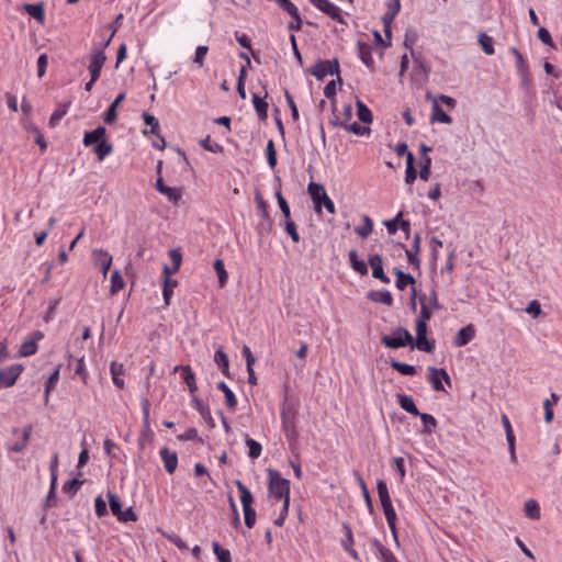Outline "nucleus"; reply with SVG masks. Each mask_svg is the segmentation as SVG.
<instances>
[{
	"instance_id": "4c0bfd02",
	"label": "nucleus",
	"mask_w": 562,
	"mask_h": 562,
	"mask_svg": "<svg viewBox=\"0 0 562 562\" xmlns=\"http://www.w3.org/2000/svg\"><path fill=\"white\" fill-rule=\"evenodd\" d=\"M369 297L373 302L382 303L387 306H391L393 304V297L391 295V292L386 289L372 291L370 292Z\"/></svg>"
},
{
	"instance_id": "6e6552de",
	"label": "nucleus",
	"mask_w": 562,
	"mask_h": 562,
	"mask_svg": "<svg viewBox=\"0 0 562 562\" xmlns=\"http://www.w3.org/2000/svg\"><path fill=\"white\" fill-rule=\"evenodd\" d=\"M311 74L316 77V79L322 80L327 76L338 75L339 74V63L337 59L328 60H318L313 68L311 69Z\"/></svg>"
},
{
	"instance_id": "2eb2a0df",
	"label": "nucleus",
	"mask_w": 562,
	"mask_h": 562,
	"mask_svg": "<svg viewBox=\"0 0 562 562\" xmlns=\"http://www.w3.org/2000/svg\"><path fill=\"white\" fill-rule=\"evenodd\" d=\"M159 456L166 472L168 474H173L178 467V453L165 446L159 450Z\"/></svg>"
},
{
	"instance_id": "37998d69",
	"label": "nucleus",
	"mask_w": 562,
	"mask_h": 562,
	"mask_svg": "<svg viewBox=\"0 0 562 562\" xmlns=\"http://www.w3.org/2000/svg\"><path fill=\"white\" fill-rule=\"evenodd\" d=\"M82 484H83V481H81L79 479H70V480H67L66 482H64L61 490L69 497H72L78 493V491L80 490Z\"/></svg>"
},
{
	"instance_id": "393cba45",
	"label": "nucleus",
	"mask_w": 562,
	"mask_h": 562,
	"mask_svg": "<svg viewBox=\"0 0 562 562\" xmlns=\"http://www.w3.org/2000/svg\"><path fill=\"white\" fill-rule=\"evenodd\" d=\"M125 99V93H120L115 100L110 104L103 114V121L106 124H113L117 119L116 109L121 102Z\"/></svg>"
},
{
	"instance_id": "338daca9",
	"label": "nucleus",
	"mask_w": 562,
	"mask_h": 562,
	"mask_svg": "<svg viewBox=\"0 0 562 562\" xmlns=\"http://www.w3.org/2000/svg\"><path fill=\"white\" fill-rule=\"evenodd\" d=\"M342 529H344V532H345V537L341 540V547L345 550L347 548L353 547L355 540H353L352 529H351L349 524L344 522L342 524Z\"/></svg>"
},
{
	"instance_id": "9d476101",
	"label": "nucleus",
	"mask_w": 562,
	"mask_h": 562,
	"mask_svg": "<svg viewBox=\"0 0 562 562\" xmlns=\"http://www.w3.org/2000/svg\"><path fill=\"white\" fill-rule=\"evenodd\" d=\"M140 406L143 415V429L139 436V443L143 445L144 441L153 440L154 431L150 428L149 422V401L146 397H143L140 401Z\"/></svg>"
},
{
	"instance_id": "a18cd8bd",
	"label": "nucleus",
	"mask_w": 562,
	"mask_h": 562,
	"mask_svg": "<svg viewBox=\"0 0 562 562\" xmlns=\"http://www.w3.org/2000/svg\"><path fill=\"white\" fill-rule=\"evenodd\" d=\"M178 282L177 280L170 279L169 277H166L164 279V289H162V296L166 305L170 304V299L173 294V290L177 288Z\"/></svg>"
},
{
	"instance_id": "052dcab7",
	"label": "nucleus",
	"mask_w": 562,
	"mask_h": 562,
	"mask_svg": "<svg viewBox=\"0 0 562 562\" xmlns=\"http://www.w3.org/2000/svg\"><path fill=\"white\" fill-rule=\"evenodd\" d=\"M358 117L362 123H371L373 120L370 109L363 104L360 100L357 101Z\"/></svg>"
},
{
	"instance_id": "79ce46f5",
	"label": "nucleus",
	"mask_w": 562,
	"mask_h": 562,
	"mask_svg": "<svg viewBox=\"0 0 562 562\" xmlns=\"http://www.w3.org/2000/svg\"><path fill=\"white\" fill-rule=\"evenodd\" d=\"M417 178V170L414 166V155L413 153H408L406 157V171H405V182L411 184Z\"/></svg>"
},
{
	"instance_id": "49530a36",
	"label": "nucleus",
	"mask_w": 562,
	"mask_h": 562,
	"mask_svg": "<svg viewBox=\"0 0 562 562\" xmlns=\"http://www.w3.org/2000/svg\"><path fill=\"white\" fill-rule=\"evenodd\" d=\"M390 366L394 370L400 372L402 375L412 376V375L416 374V368L414 366H411V364H407V363H404V362H400V361H396V360H391Z\"/></svg>"
},
{
	"instance_id": "8fccbe9b",
	"label": "nucleus",
	"mask_w": 562,
	"mask_h": 562,
	"mask_svg": "<svg viewBox=\"0 0 562 562\" xmlns=\"http://www.w3.org/2000/svg\"><path fill=\"white\" fill-rule=\"evenodd\" d=\"M213 552L218 562H232L231 551L223 548L217 541L212 542Z\"/></svg>"
},
{
	"instance_id": "dca6fc26",
	"label": "nucleus",
	"mask_w": 562,
	"mask_h": 562,
	"mask_svg": "<svg viewBox=\"0 0 562 562\" xmlns=\"http://www.w3.org/2000/svg\"><path fill=\"white\" fill-rule=\"evenodd\" d=\"M368 262L372 269V277L380 280L382 283H390V278L383 271V260L379 254L369 256Z\"/></svg>"
},
{
	"instance_id": "774afa93",
	"label": "nucleus",
	"mask_w": 562,
	"mask_h": 562,
	"mask_svg": "<svg viewBox=\"0 0 562 562\" xmlns=\"http://www.w3.org/2000/svg\"><path fill=\"white\" fill-rule=\"evenodd\" d=\"M214 360L218 364L222 372L226 376H229V373H228L229 360H228L227 353H214Z\"/></svg>"
},
{
	"instance_id": "39448f33",
	"label": "nucleus",
	"mask_w": 562,
	"mask_h": 562,
	"mask_svg": "<svg viewBox=\"0 0 562 562\" xmlns=\"http://www.w3.org/2000/svg\"><path fill=\"white\" fill-rule=\"evenodd\" d=\"M427 381L430 384L431 389L436 392H447L445 389L443 383L448 384V386H451V379L443 368H436L432 366H429L427 368Z\"/></svg>"
},
{
	"instance_id": "6e6d98bb",
	"label": "nucleus",
	"mask_w": 562,
	"mask_h": 562,
	"mask_svg": "<svg viewBox=\"0 0 562 562\" xmlns=\"http://www.w3.org/2000/svg\"><path fill=\"white\" fill-rule=\"evenodd\" d=\"M160 194L165 195L170 202L178 204V202L181 200V190L176 187H166L162 189Z\"/></svg>"
},
{
	"instance_id": "680f3d73",
	"label": "nucleus",
	"mask_w": 562,
	"mask_h": 562,
	"mask_svg": "<svg viewBox=\"0 0 562 562\" xmlns=\"http://www.w3.org/2000/svg\"><path fill=\"white\" fill-rule=\"evenodd\" d=\"M402 217H403V211H400L395 215V217L383 222V225L386 227V231L390 235H394L398 231Z\"/></svg>"
},
{
	"instance_id": "e433bc0d",
	"label": "nucleus",
	"mask_w": 562,
	"mask_h": 562,
	"mask_svg": "<svg viewBox=\"0 0 562 562\" xmlns=\"http://www.w3.org/2000/svg\"><path fill=\"white\" fill-rule=\"evenodd\" d=\"M255 201H256L257 210H258L260 217L263 221H266L269 224V226H271L272 221H271V217H270V214L268 211V204L265 201V199L262 198L261 193L258 191L256 192Z\"/></svg>"
},
{
	"instance_id": "ea45409f",
	"label": "nucleus",
	"mask_w": 562,
	"mask_h": 562,
	"mask_svg": "<svg viewBox=\"0 0 562 562\" xmlns=\"http://www.w3.org/2000/svg\"><path fill=\"white\" fill-rule=\"evenodd\" d=\"M525 515L532 520H539L541 517V510L539 503L536 499H528L524 507Z\"/></svg>"
},
{
	"instance_id": "69168bd1",
	"label": "nucleus",
	"mask_w": 562,
	"mask_h": 562,
	"mask_svg": "<svg viewBox=\"0 0 562 562\" xmlns=\"http://www.w3.org/2000/svg\"><path fill=\"white\" fill-rule=\"evenodd\" d=\"M392 463L395 471L398 473V482L403 483L406 476L405 460L402 457H394Z\"/></svg>"
},
{
	"instance_id": "13d9d810",
	"label": "nucleus",
	"mask_w": 562,
	"mask_h": 562,
	"mask_svg": "<svg viewBox=\"0 0 562 562\" xmlns=\"http://www.w3.org/2000/svg\"><path fill=\"white\" fill-rule=\"evenodd\" d=\"M274 195L278 201L280 211L284 217V221H286L288 218H291L290 205H289L288 201L285 200V198L282 195L281 191L280 190L276 191Z\"/></svg>"
},
{
	"instance_id": "7c9ffc66",
	"label": "nucleus",
	"mask_w": 562,
	"mask_h": 562,
	"mask_svg": "<svg viewBox=\"0 0 562 562\" xmlns=\"http://www.w3.org/2000/svg\"><path fill=\"white\" fill-rule=\"evenodd\" d=\"M70 104L71 102H65V103H59L57 105V108L54 110V112L52 113L50 117H49V126L50 127H55L59 122L60 120L67 114L69 108H70Z\"/></svg>"
},
{
	"instance_id": "603ef678",
	"label": "nucleus",
	"mask_w": 562,
	"mask_h": 562,
	"mask_svg": "<svg viewBox=\"0 0 562 562\" xmlns=\"http://www.w3.org/2000/svg\"><path fill=\"white\" fill-rule=\"evenodd\" d=\"M286 13L293 19V21L289 22L288 27L290 31L297 32L302 27V18L297 7L293 8V11L290 9Z\"/></svg>"
},
{
	"instance_id": "5701e85b",
	"label": "nucleus",
	"mask_w": 562,
	"mask_h": 562,
	"mask_svg": "<svg viewBox=\"0 0 562 562\" xmlns=\"http://www.w3.org/2000/svg\"><path fill=\"white\" fill-rule=\"evenodd\" d=\"M430 122L431 123H442V124H451L452 119L448 115L442 108L439 105L437 100H432L431 113H430Z\"/></svg>"
},
{
	"instance_id": "de8ad7c7",
	"label": "nucleus",
	"mask_w": 562,
	"mask_h": 562,
	"mask_svg": "<svg viewBox=\"0 0 562 562\" xmlns=\"http://www.w3.org/2000/svg\"><path fill=\"white\" fill-rule=\"evenodd\" d=\"M417 416H419V418L423 423V426H424L423 431L425 434H431L435 431V429L437 427V420L432 415L419 412V414Z\"/></svg>"
},
{
	"instance_id": "a19ab883",
	"label": "nucleus",
	"mask_w": 562,
	"mask_h": 562,
	"mask_svg": "<svg viewBox=\"0 0 562 562\" xmlns=\"http://www.w3.org/2000/svg\"><path fill=\"white\" fill-rule=\"evenodd\" d=\"M217 389L224 393L228 408L234 411L237 406V398L234 392L224 381L217 383Z\"/></svg>"
},
{
	"instance_id": "3c124183",
	"label": "nucleus",
	"mask_w": 562,
	"mask_h": 562,
	"mask_svg": "<svg viewBox=\"0 0 562 562\" xmlns=\"http://www.w3.org/2000/svg\"><path fill=\"white\" fill-rule=\"evenodd\" d=\"M108 499H109V507H110L112 515H114L116 518H119V516L122 515V512H123L120 497L112 492H108Z\"/></svg>"
},
{
	"instance_id": "a878e982",
	"label": "nucleus",
	"mask_w": 562,
	"mask_h": 562,
	"mask_svg": "<svg viewBox=\"0 0 562 562\" xmlns=\"http://www.w3.org/2000/svg\"><path fill=\"white\" fill-rule=\"evenodd\" d=\"M348 259L353 271H356L360 276L368 274V265L363 260L359 259L357 250H350L348 254Z\"/></svg>"
},
{
	"instance_id": "ddd939ff",
	"label": "nucleus",
	"mask_w": 562,
	"mask_h": 562,
	"mask_svg": "<svg viewBox=\"0 0 562 562\" xmlns=\"http://www.w3.org/2000/svg\"><path fill=\"white\" fill-rule=\"evenodd\" d=\"M105 60L106 56L103 49H99L91 55L88 70L92 81H97L100 78Z\"/></svg>"
},
{
	"instance_id": "f704fd0d",
	"label": "nucleus",
	"mask_w": 562,
	"mask_h": 562,
	"mask_svg": "<svg viewBox=\"0 0 562 562\" xmlns=\"http://www.w3.org/2000/svg\"><path fill=\"white\" fill-rule=\"evenodd\" d=\"M44 337L40 330L33 331L30 337L24 340L19 351H36L37 342Z\"/></svg>"
},
{
	"instance_id": "5fc2aeb1",
	"label": "nucleus",
	"mask_w": 562,
	"mask_h": 562,
	"mask_svg": "<svg viewBox=\"0 0 562 562\" xmlns=\"http://www.w3.org/2000/svg\"><path fill=\"white\" fill-rule=\"evenodd\" d=\"M214 270H215V272L217 274L220 285L224 286L226 284V282H227L228 274H227V271L225 269L224 261L222 259H216L214 261Z\"/></svg>"
},
{
	"instance_id": "423d86ee",
	"label": "nucleus",
	"mask_w": 562,
	"mask_h": 562,
	"mask_svg": "<svg viewBox=\"0 0 562 562\" xmlns=\"http://www.w3.org/2000/svg\"><path fill=\"white\" fill-rule=\"evenodd\" d=\"M33 431L32 425H25L22 429L14 427L12 429V434L16 436V439H14L8 447L9 451L21 453L23 452L30 441L31 435Z\"/></svg>"
},
{
	"instance_id": "7ed1b4c3",
	"label": "nucleus",
	"mask_w": 562,
	"mask_h": 562,
	"mask_svg": "<svg viewBox=\"0 0 562 562\" xmlns=\"http://www.w3.org/2000/svg\"><path fill=\"white\" fill-rule=\"evenodd\" d=\"M268 494L279 501H290L291 483L281 476L280 472L268 469Z\"/></svg>"
},
{
	"instance_id": "a211bd4d",
	"label": "nucleus",
	"mask_w": 562,
	"mask_h": 562,
	"mask_svg": "<svg viewBox=\"0 0 562 562\" xmlns=\"http://www.w3.org/2000/svg\"><path fill=\"white\" fill-rule=\"evenodd\" d=\"M191 402L193 408H195L199 412V414L204 419L209 428H215L216 424L214 418L212 417L210 406L196 396H192Z\"/></svg>"
},
{
	"instance_id": "e2e57ef3",
	"label": "nucleus",
	"mask_w": 562,
	"mask_h": 562,
	"mask_svg": "<svg viewBox=\"0 0 562 562\" xmlns=\"http://www.w3.org/2000/svg\"><path fill=\"white\" fill-rule=\"evenodd\" d=\"M266 157H267V162H268L269 167L274 169L277 166V153H276V147H274V143L272 139H269L267 143Z\"/></svg>"
},
{
	"instance_id": "f257e3e1",
	"label": "nucleus",
	"mask_w": 562,
	"mask_h": 562,
	"mask_svg": "<svg viewBox=\"0 0 562 562\" xmlns=\"http://www.w3.org/2000/svg\"><path fill=\"white\" fill-rule=\"evenodd\" d=\"M420 304V312L416 319V348L419 351H431L432 346L427 340V322L434 315V312L439 310L441 306L438 302L437 294L434 290L429 294H423L418 296Z\"/></svg>"
},
{
	"instance_id": "c756f323",
	"label": "nucleus",
	"mask_w": 562,
	"mask_h": 562,
	"mask_svg": "<svg viewBox=\"0 0 562 562\" xmlns=\"http://www.w3.org/2000/svg\"><path fill=\"white\" fill-rule=\"evenodd\" d=\"M296 415H297V408H296L295 404L288 401V397H285L282 403L281 412H280L281 420H296Z\"/></svg>"
},
{
	"instance_id": "4be33fe9",
	"label": "nucleus",
	"mask_w": 562,
	"mask_h": 562,
	"mask_svg": "<svg viewBox=\"0 0 562 562\" xmlns=\"http://www.w3.org/2000/svg\"><path fill=\"white\" fill-rule=\"evenodd\" d=\"M475 336V328L472 324L462 327L454 337V346L463 347Z\"/></svg>"
},
{
	"instance_id": "473e14b6",
	"label": "nucleus",
	"mask_w": 562,
	"mask_h": 562,
	"mask_svg": "<svg viewBox=\"0 0 562 562\" xmlns=\"http://www.w3.org/2000/svg\"><path fill=\"white\" fill-rule=\"evenodd\" d=\"M394 273L396 274L395 285L398 290H404L407 285L415 284V278L411 273H405L397 268L394 269Z\"/></svg>"
},
{
	"instance_id": "cd10ccee",
	"label": "nucleus",
	"mask_w": 562,
	"mask_h": 562,
	"mask_svg": "<svg viewBox=\"0 0 562 562\" xmlns=\"http://www.w3.org/2000/svg\"><path fill=\"white\" fill-rule=\"evenodd\" d=\"M281 429L290 443L297 440L299 431L296 428V420H281Z\"/></svg>"
},
{
	"instance_id": "09e8293b",
	"label": "nucleus",
	"mask_w": 562,
	"mask_h": 562,
	"mask_svg": "<svg viewBox=\"0 0 562 562\" xmlns=\"http://www.w3.org/2000/svg\"><path fill=\"white\" fill-rule=\"evenodd\" d=\"M125 286V282L117 270L113 271L110 280V292L116 294Z\"/></svg>"
},
{
	"instance_id": "9b49d317",
	"label": "nucleus",
	"mask_w": 562,
	"mask_h": 562,
	"mask_svg": "<svg viewBox=\"0 0 562 562\" xmlns=\"http://www.w3.org/2000/svg\"><path fill=\"white\" fill-rule=\"evenodd\" d=\"M92 259L94 266L100 270L103 278H106L108 272L111 268L113 258L112 256L104 249H94L92 251Z\"/></svg>"
},
{
	"instance_id": "f03ea898",
	"label": "nucleus",
	"mask_w": 562,
	"mask_h": 562,
	"mask_svg": "<svg viewBox=\"0 0 562 562\" xmlns=\"http://www.w3.org/2000/svg\"><path fill=\"white\" fill-rule=\"evenodd\" d=\"M376 491L390 531L393 536L396 546H400L396 529L397 515L392 505V499L389 493L387 484L384 480L380 479L376 481Z\"/></svg>"
},
{
	"instance_id": "bf43d9fd",
	"label": "nucleus",
	"mask_w": 562,
	"mask_h": 562,
	"mask_svg": "<svg viewBox=\"0 0 562 562\" xmlns=\"http://www.w3.org/2000/svg\"><path fill=\"white\" fill-rule=\"evenodd\" d=\"M479 43L486 55H494L495 49L493 46V38L491 36L485 33H481L479 36Z\"/></svg>"
},
{
	"instance_id": "c9c22d12",
	"label": "nucleus",
	"mask_w": 562,
	"mask_h": 562,
	"mask_svg": "<svg viewBox=\"0 0 562 562\" xmlns=\"http://www.w3.org/2000/svg\"><path fill=\"white\" fill-rule=\"evenodd\" d=\"M397 398H398V404H400L401 408H403L405 412H407L414 416H417L419 414V411L417 409L416 404L412 396L406 395V394H398Z\"/></svg>"
},
{
	"instance_id": "0e129e2a",
	"label": "nucleus",
	"mask_w": 562,
	"mask_h": 562,
	"mask_svg": "<svg viewBox=\"0 0 562 562\" xmlns=\"http://www.w3.org/2000/svg\"><path fill=\"white\" fill-rule=\"evenodd\" d=\"M284 229L293 243L297 244L300 241L301 237L296 224L291 218L284 221Z\"/></svg>"
},
{
	"instance_id": "58836bf2",
	"label": "nucleus",
	"mask_w": 562,
	"mask_h": 562,
	"mask_svg": "<svg viewBox=\"0 0 562 562\" xmlns=\"http://www.w3.org/2000/svg\"><path fill=\"white\" fill-rule=\"evenodd\" d=\"M356 476H357L358 484H359V486L361 488V493H362V496L364 498L368 512L370 514H374L373 502H372V498L370 496L369 490L367 487L366 481L363 480V477L361 476V474L358 471L356 472Z\"/></svg>"
},
{
	"instance_id": "bb28decb",
	"label": "nucleus",
	"mask_w": 562,
	"mask_h": 562,
	"mask_svg": "<svg viewBox=\"0 0 562 562\" xmlns=\"http://www.w3.org/2000/svg\"><path fill=\"white\" fill-rule=\"evenodd\" d=\"M24 10L35 19L38 23H45V11L42 2L38 3H26L24 4Z\"/></svg>"
},
{
	"instance_id": "2f4dec72",
	"label": "nucleus",
	"mask_w": 562,
	"mask_h": 562,
	"mask_svg": "<svg viewBox=\"0 0 562 562\" xmlns=\"http://www.w3.org/2000/svg\"><path fill=\"white\" fill-rule=\"evenodd\" d=\"M93 154L98 157L99 161H103L106 156L113 151V145L105 138L99 142L93 148Z\"/></svg>"
},
{
	"instance_id": "f3484780",
	"label": "nucleus",
	"mask_w": 562,
	"mask_h": 562,
	"mask_svg": "<svg viewBox=\"0 0 562 562\" xmlns=\"http://www.w3.org/2000/svg\"><path fill=\"white\" fill-rule=\"evenodd\" d=\"M308 194L314 203V209L316 213L322 212V200L326 198V190L323 184L311 182L307 187Z\"/></svg>"
},
{
	"instance_id": "4d7b16f0",
	"label": "nucleus",
	"mask_w": 562,
	"mask_h": 562,
	"mask_svg": "<svg viewBox=\"0 0 562 562\" xmlns=\"http://www.w3.org/2000/svg\"><path fill=\"white\" fill-rule=\"evenodd\" d=\"M142 117L145 124L150 126V133L158 136L160 132V125L156 116L148 112H144Z\"/></svg>"
},
{
	"instance_id": "0eeeda50",
	"label": "nucleus",
	"mask_w": 562,
	"mask_h": 562,
	"mask_svg": "<svg viewBox=\"0 0 562 562\" xmlns=\"http://www.w3.org/2000/svg\"><path fill=\"white\" fill-rule=\"evenodd\" d=\"M24 371V367L20 363H13L11 366L0 369V390L12 387L21 374Z\"/></svg>"
},
{
	"instance_id": "4468645a",
	"label": "nucleus",
	"mask_w": 562,
	"mask_h": 562,
	"mask_svg": "<svg viewBox=\"0 0 562 562\" xmlns=\"http://www.w3.org/2000/svg\"><path fill=\"white\" fill-rule=\"evenodd\" d=\"M370 544L374 555L380 562H400L394 553L389 548L384 547L379 539L372 538Z\"/></svg>"
},
{
	"instance_id": "72a5a7b5",
	"label": "nucleus",
	"mask_w": 562,
	"mask_h": 562,
	"mask_svg": "<svg viewBox=\"0 0 562 562\" xmlns=\"http://www.w3.org/2000/svg\"><path fill=\"white\" fill-rule=\"evenodd\" d=\"M266 97H260L256 93L252 94L251 101L254 108L260 120H266L268 117V103L265 101Z\"/></svg>"
},
{
	"instance_id": "6ab92c4d",
	"label": "nucleus",
	"mask_w": 562,
	"mask_h": 562,
	"mask_svg": "<svg viewBox=\"0 0 562 562\" xmlns=\"http://www.w3.org/2000/svg\"><path fill=\"white\" fill-rule=\"evenodd\" d=\"M509 52L513 54L516 60V70L520 76L521 80L527 83L529 81V65L524 58L521 53L516 47H510Z\"/></svg>"
},
{
	"instance_id": "f8f14e48",
	"label": "nucleus",
	"mask_w": 562,
	"mask_h": 562,
	"mask_svg": "<svg viewBox=\"0 0 562 562\" xmlns=\"http://www.w3.org/2000/svg\"><path fill=\"white\" fill-rule=\"evenodd\" d=\"M420 235L415 234L412 243V247L408 249L404 244L400 243L398 246L405 250L407 260L409 265H412L414 268L419 269L420 267V259H419V251H420Z\"/></svg>"
},
{
	"instance_id": "1a4fd4ad",
	"label": "nucleus",
	"mask_w": 562,
	"mask_h": 562,
	"mask_svg": "<svg viewBox=\"0 0 562 562\" xmlns=\"http://www.w3.org/2000/svg\"><path fill=\"white\" fill-rule=\"evenodd\" d=\"M315 8L327 14L330 19L345 24L342 10L330 0H308Z\"/></svg>"
},
{
	"instance_id": "b1692460",
	"label": "nucleus",
	"mask_w": 562,
	"mask_h": 562,
	"mask_svg": "<svg viewBox=\"0 0 562 562\" xmlns=\"http://www.w3.org/2000/svg\"><path fill=\"white\" fill-rule=\"evenodd\" d=\"M371 46L363 43V42H358L357 44V54H358V57L360 58V60L368 67V68H371L373 69L374 67V59H373V56H372V52H371Z\"/></svg>"
},
{
	"instance_id": "20e7f679",
	"label": "nucleus",
	"mask_w": 562,
	"mask_h": 562,
	"mask_svg": "<svg viewBox=\"0 0 562 562\" xmlns=\"http://www.w3.org/2000/svg\"><path fill=\"white\" fill-rule=\"evenodd\" d=\"M382 341L385 347L391 349L406 347L407 345L412 348L416 347V339H413V336L407 329L401 327L396 328L389 335H384Z\"/></svg>"
},
{
	"instance_id": "412c9836",
	"label": "nucleus",
	"mask_w": 562,
	"mask_h": 562,
	"mask_svg": "<svg viewBox=\"0 0 562 562\" xmlns=\"http://www.w3.org/2000/svg\"><path fill=\"white\" fill-rule=\"evenodd\" d=\"M175 371L181 372V378L183 382L187 384L188 390L191 395H193L198 391L195 375L190 366H177Z\"/></svg>"
},
{
	"instance_id": "c85d7f7f",
	"label": "nucleus",
	"mask_w": 562,
	"mask_h": 562,
	"mask_svg": "<svg viewBox=\"0 0 562 562\" xmlns=\"http://www.w3.org/2000/svg\"><path fill=\"white\" fill-rule=\"evenodd\" d=\"M235 484L239 492L243 508L252 507L254 497L250 490L240 480H237Z\"/></svg>"
},
{
	"instance_id": "aec40b11",
	"label": "nucleus",
	"mask_w": 562,
	"mask_h": 562,
	"mask_svg": "<svg viewBox=\"0 0 562 562\" xmlns=\"http://www.w3.org/2000/svg\"><path fill=\"white\" fill-rule=\"evenodd\" d=\"M106 135V130L103 126H98L93 131L85 132L82 144L86 147L92 146V148L99 144V142L104 140Z\"/></svg>"
},
{
	"instance_id": "864d4df0",
	"label": "nucleus",
	"mask_w": 562,
	"mask_h": 562,
	"mask_svg": "<svg viewBox=\"0 0 562 562\" xmlns=\"http://www.w3.org/2000/svg\"><path fill=\"white\" fill-rule=\"evenodd\" d=\"M246 446L248 447V457L250 459H258L261 456L262 447L261 443L257 440L247 438Z\"/></svg>"
},
{
	"instance_id": "c03bdc74",
	"label": "nucleus",
	"mask_w": 562,
	"mask_h": 562,
	"mask_svg": "<svg viewBox=\"0 0 562 562\" xmlns=\"http://www.w3.org/2000/svg\"><path fill=\"white\" fill-rule=\"evenodd\" d=\"M363 225L357 226L355 232L362 238L366 239L373 232V221L369 215L362 216Z\"/></svg>"
}]
</instances>
